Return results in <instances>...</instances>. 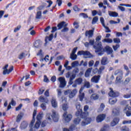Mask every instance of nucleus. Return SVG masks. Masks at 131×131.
Segmentation results:
<instances>
[{
    "instance_id": "72a5a7b5",
    "label": "nucleus",
    "mask_w": 131,
    "mask_h": 131,
    "mask_svg": "<svg viewBox=\"0 0 131 131\" xmlns=\"http://www.w3.org/2000/svg\"><path fill=\"white\" fill-rule=\"evenodd\" d=\"M23 117V113H19L16 118V122H20L21 121V119H22V118Z\"/></svg>"
},
{
    "instance_id": "6e6552de",
    "label": "nucleus",
    "mask_w": 131,
    "mask_h": 131,
    "mask_svg": "<svg viewBox=\"0 0 131 131\" xmlns=\"http://www.w3.org/2000/svg\"><path fill=\"white\" fill-rule=\"evenodd\" d=\"M63 119L65 122H69V121H70V120L72 119V115H67V112H64V113L63 114Z\"/></svg>"
},
{
    "instance_id": "7ed1b4c3",
    "label": "nucleus",
    "mask_w": 131,
    "mask_h": 131,
    "mask_svg": "<svg viewBox=\"0 0 131 131\" xmlns=\"http://www.w3.org/2000/svg\"><path fill=\"white\" fill-rule=\"evenodd\" d=\"M68 24H66L65 21H62L57 25L58 29H61L63 27V29L61 30V32H68L69 31V28H67Z\"/></svg>"
},
{
    "instance_id": "bb28decb",
    "label": "nucleus",
    "mask_w": 131,
    "mask_h": 131,
    "mask_svg": "<svg viewBox=\"0 0 131 131\" xmlns=\"http://www.w3.org/2000/svg\"><path fill=\"white\" fill-rule=\"evenodd\" d=\"M99 97L100 96H99V95L95 93V94H92L90 98H91V100H94V101H96V100H98V99H99Z\"/></svg>"
},
{
    "instance_id": "37998d69",
    "label": "nucleus",
    "mask_w": 131,
    "mask_h": 131,
    "mask_svg": "<svg viewBox=\"0 0 131 131\" xmlns=\"http://www.w3.org/2000/svg\"><path fill=\"white\" fill-rule=\"evenodd\" d=\"M34 28V27H32L31 28H30L28 30V31H31L30 32V34L31 35H34V34H35V30H33L32 29H33Z\"/></svg>"
},
{
    "instance_id": "603ef678",
    "label": "nucleus",
    "mask_w": 131,
    "mask_h": 131,
    "mask_svg": "<svg viewBox=\"0 0 131 131\" xmlns=\"http://www.w3.org/2000/svg\"><path fill=\"white\" fill-rule=\"evenodd\" d=\"M114 42L115 43H120V39L119 38H114Z\"/></svg>"
},
{
    "instance_id": "13d9d810",
    "label": "nucleus",
    "mask_w": 131,
    "mask_h": 131,
    "mask_svg": "<svg viewBox=\"0 0 131 131\" xmlns=\"http://www.w3.org/2000/svg\"><path fill=\"white\" fill-rule=\"evenodd\" d=\"M103 27L105 28V29H106L105 32L106 33H109L110 32H111V30L109 29V27H108L106 26H103Z\"/></svg>"
},
{
    "instance_id": "cd10ccee",
    "label": "nucleus",
    "mask_w": 131,
    "mask_h": 131,
    "mask_svg": "<svg viewBox=\"0 0 131 131\" xmlns=\"http://www.w3.org/2000/svg\"><path fill=\"white\" fill-rule=\"evenodd\" d=\"M74 129H75V125L72 124L70 126V129L64 128L63 131H72L74 130Z\"/></svg>"
},
{
    "instance_id": "412c9836",
    "label": "nucleus",
    "mask_w": 131,
    "mask_h": 131,
    "mask_svg": "<svg viewBox=\"0 0 131 131\" xmlns=\"http://www.w3.org/2000/svg\"><path fill=\"white\" fill-rule=\"evenodd\" d=\"M131 110L129 109V107L126 106L125 107L123 112L126 114L127 116H130L131 115Z\"/></svg>"
},
{
    "instance_id": "20e7f679",
    "label": "nucleus",
    "mask_w": 131,
    "mask_h": 131,
    "mask_svg": "<svg viewBox=\"0 0 131 131\" xmlns=\"http://www.w3.org/2000/svg\"><path fill=\"white\" fill-rule=\"evenodd\" d=\"M88 115H89V113H85V115H84L82 118V120L81 122V125L82 126L86 125V124H88V123H90V122L92 121V119L91 118L88 117Z\"/></svg>"
},
{
    "instance_id": "bf43d9fd",
    "label": "nucleus",
    "mask_w": 131,
    "mask_h": 131,
    "mask_svg": "<svg viewBox=\"0 0 131 131\" xmlns=\"http://www.w3.org/2000/svg\"><path fill=\"white\" fill-rule=\"evenodd\" d=\"M57 92L58 97H61V95H62V90H61V89H57Z\"/></svg>"
},
{
    "instance_id": "052dcab7",
    "label": "nucleus",
    "mask_w": 131,
    "mask_h": 131,
    "mask_svg": "<svg viewBox=\"0 0 131 131\" xmlns=\"http://www.w3.org/2000/svg\"><path fill=\"white\" fill-rule=\"evenodd\" d=\"M104 108H105V105L103 103H101L98 110H100V111H103V110H104Z\"/></svg>"
},
{
    "instance_id": "aec40b11",
    "label": "nucleus",
    "mask_w": 131,
    "mask_h": 131,
    "mask_svg": "<svg viewBox=\"0 0 131 131\" xmlns=\"http://www.w3.org/2000/svg\"><path fill=\"white\" fill-rule=\"evenodd\" d=\"M77 55H80V56L81 55H83V56H90V55H91V53L89 51H81L78 52Z\"/></svg>"
},
{
    "instance_id": "9b49d317",
    "label": "nucleus",
    "mask_w": 131,
    "mask_h": 131,
    "mask_svg": "<svg viewBox=\"0 0 131 131\" xmlns=\"http://www.w3.org/2000/svg\"><path fill=\"white\" fill-rule=\"evenodd\" d=\"M104 51H105L107 55H111V57H113V50L111 47H110L109 46H106L104 49Z\"/></svg>"
},
{
    "instance_id": "7c9ffc66",
    "label": "nucleus",
    "mask_w": 131,
    "mask_h": 131,
    "mask_svg": "<svg viewBox=\"0 0 131 131\" xmlns=\"http://www.w3.org/2000/svg\"><path fill=\"white\" fill-rule=\"evenodd\" d=\"M41 46V41H40V40H38L35 41V43L34 44V47H35V48H40Z\"/></svg>"
},
{
    "instance_id": "4c0bfd02",
    "label": "nucleus",
    "mask_w": 131,
    "mask_h": 131,
    "mask_svg": "<svg viewBox=\"0 0 131 131\" xmlns=\"http://www.w3.org/2000/svg\"><path fill=\"white\" fill-rule=\"evenodd\" d=\"M84 89V88H86V89H90L91 88V83H90L89 81H85L84 82V86H83Z\"/></svg>"
},
{
    "instance_id": "5fc2aeb1",
    "label": "nucleus",
    "mask_w": 131,
    "mask_h": 131,
    "mask_svg": "<svg viewBox=\"0 0 131 131\" xmlns=\"http://www.w3.org/2000/svg\"><path fill=\"white\" fill-rule=\"evenodd\" d=\"M40 107L41 108V109H42L43 110H46L47 109V105L46 104V103H42L40 105Z\"/></svg>"
},
{
    "instance_id": "a19ab883",
    "label": "nucleus",
    "mask_w": 131,
    "mask_h": 131,
    "mask_svg": "<svg viewBox=\"0 0 131 131\" xmlns=\"http://www.w3.org/2000/svg\"><path fill=\"white\" fill-rule=\"evenodd\" d=\"M121 79H122V76H117L115 81L116 83H119L121 82Z\"/></svg>"
},
{
    "instance_id": "c756f323",
    "label": "nucleus",
    "mask_w": 131,
    "mask_h": 131,
    "mask_svg": "<svg viewBox=\"0 0 131 131\" xmlns=\"http://www.w3.org/2000/svg\"><path fill=\"white\" fill-rule=\"evenodd\" d=\"M113 114L115 115V116L119 115V108L118 107L114 108L113 110Z\"/></svg>"
},
{
    "instance_id": "4be33fe9",
    "label": "nucleus",
    "mask_w": 131,
    "mask_h": 131,
    "mask_svg": "<svg viewBox=\"0 0 131 131\" xmlns=\"http://www.w3.org/2000/svg\"><path fill=\"white\" fill-rule=\"evenodd\" d=\"M85 115V113H82V110H78L76 113V116H80V117H81L82 118Z\"/></svg>"
},
{
    "instance_id": "c85d7f7f",
    "label": "nucleus",
    "mask_w": 131,
    "mask_h": 131,
    "mask_svg": "<svg viewBox=\"0 0 131 131\" xmlns=\"http://www.w3.org/2000/svg\"><path fill=\"white\" fill-rule=\"evenodd\" d=\"M51 104L53 108H57L58 107V104H57V101H56V99L55 98H52L51 101Z\"/></svg>"
},
{
    "instance_id": "6e6d98bb",
    "label": "nucleus",
    "mask_w": 131,
    "mask_h": 131,
    "mask_svg": "<svg viewBox=\"0 0 131 131\" xmlns=\"http://www.w3.org/2000/svg\"><path fill=\"white\" fill-rule=\"evenodd\" d=\"M68 109V105L67 104H63L62 105V110H63L64 111H66Z\"/></svg>"
},
{
    "instance_id": "473e14b6",
    "label": "nucleus",
    "mask_w": 131,
    "mask_h": 131,
    "mask_svg": "<svg viewBox=\"0 0 131 131\" xmlns=\"http://www.w3.org/2000/svg\"><path fill=\"white\" fill-rule=\"evenodd\" d=\"M53 34H51L49 37H46L45 38L46 45L49 42V41H51L52 39H53Z\"/></svg>"
},
{
    "instance_id": "864d4df0",
    "label": "nucleus",
    "mask_w": 131,
    "mask_h": 131,
    "mask_svg": "<svg viewBox=\"0 0 131 131\" xmlns=\"http://www.w3.org/2000/svg\"><path fill=\"white\" fill-rule=\"evenodd\" d=\"M123 124H131V120H124L122 122Z\"/></svg>"
},
{
    "instance_id": "5701e85b",
    "label": "nucleus",
    "mask_w": 131,
    "mask_h": 131,
    "mask_svg": "<svg viewBox=\"0 0 131 131\" xmlns=\"http://www.w3.org/2000/svg\"><path fill=\"white\" fill-rule=\"evenodd\" d=\"M119 122V119L118 118H116L114 119L113 121H112V122L111 123V126H115V125H116V124H117Z\"/></svg>"
},
{
    "instance_id": "f257e3e1",
    "label": "nucleus",
    "mask_w": 131,
    "mask_h": 131,
    "mask_svg": "<svg viewBox=\"0 0 131 131\" xmlns=\"http://www.w3.org/2000/svg\"><path fill=\"white\" fill-rule=\"evenodd\" d=\"M59 113L56 112L55 110H52V115H51V113H48L46 115V119L50 122H52L53 120L55 122H57V121H59Z\"/></svg>"
},
{
    "instance_id": "423d86ee",
    "label": "nucleus",
    "mask_w": 131,
    "mask_h": 131,
    "mask_svg": "<svg viewBox=\"0 0 131 131\" xmlns=\"http://www.w3.org/2000/svg\"><path fill=\"white\" fill-rule=\"evenodd\" d=\"M58 80L59 82V87L60 88V89H64V88L66 86V84H67L65 78L63 77H60L58 78Z\"/></svg>"
},
{
    "instance_id": "a211bd4d",
    "label": "nucleus",
    "mask_w": 131,
    "mask_h": 131,
    "mask_svg": "<svg viewBox=\"0 0 131 131\" xmlns=\"http://www.w3.org/2000/svg\"><path fill=\"white\" fill-rule=\"evenodd\" d=\"M28 55V53L21 52L18 55V58L19 60H22L23 59H25V58H26V57H27Z\"/></svg>"
},
{
    "instance_id": "680f3d73",
    "label": "nucleus",
    "mask_w": 131,
    "mask_h": 131,
    "mask_svg": "<svg viewBox=\"0 0 131 131\" xmlns=\"http://www.w3.org/2000/svg\"><path fill=\"white\" fill-rule=\"evenodd\" d=\"M23 104H20L17 107H16L15 110L16 111H19V110H21Z\"/></svg>"
},
{
    "instance_id": "1a4fd4ad",
    "label": "nucleus",
    "mask_w": 131,
    "mask_h": 131,
    "mask_svg": "<svg viewBox=\"0 0 131 131\" xmlns=\"http://www.w3.org/2000/svg\"><path fill=\"white\" fill-rule=\"evenodd\" d=\"M82 81H83V80L81 78L76 79L74 81V83L72 85V87L77 88V85H80L82 83Z\"/></svg>"
},
{
    "instance_id": "6ab92c4d",
    "label": "nucleus",
    "mask_w": 131,
    "mask_h": 131,
    "mask_svg": "<svg viewBox=\"0 0 131 131\" xmlns=\"http://www.w3.org/2000/svg\"><path fill=\"white\" fill-rule=\"evenodd\" d=\"M27 126H28V123L25 121L21 122L20 125V129H25L27 128Z\"/></svg>"
},
{
    "instance_id": "ddd939ff",
    "label": "nucleus",
    "mask_w": 131,
    "mask_h": 131,
    "mask_svg": "<svg viewBox=\"0 0 131 131\" xmlns=\"http://www.w3.org/2000/svg\"><path fill=\"white\" fill-rule=\"evenodd\" d=\"M106 117V115L102 114L98 115L96 118L97 122H102Z\"/></svg>"
},
{
    "instance_id": "de8ad7c7",
    "label": "nucleus",
    "mask_w": 131,
    "mask_h": 131,
    "mask_svg": "<svg viewBox=\"0 0 131 131\" xmlns=\"http://www.w3.org/2000/svg\"><path fill=\"white\" fill-rule=\"evenodd\" d=\"M41 18V11H38L36 13V19H40Z\"/></svg>"
},
{
    "instance_id": "338daca9",
    "label": "nucleus",
    "mask_w": 131,
    "mask_h": 131,
    "mask_svg": "<svg viewBox=\"0 0 131 131\" xmlns=\"http://www.w3.org/2000/svg\"><path fill=\"white\" fill-rule=\"evenodd\" d=\"M130 79H131L129 77L127 78L124 81V83H125V84H127V83L130 81Z\"/></svg>"
},
{
    "instance_id": "49530a36",
    "label": "nucleus",
    "mask_w": 131,
    "mask_h": 131,
    "mask_svg": "<svg viewBox=\"0 0 131 131\" xmlns=\"http://www.w3.org/2000/svg\"><path fill=\"white\" fill-rule=\"evenodd\" d=\"M76 108L77 110H82V107L80 105V103L77 102L76 104Z\"/></svg>"
},
{
    "instance_id": "0e129e2a",
    "label": "nucleus",
    "mask_w": 131,
    "mask_h": 131,
    "mask_svg": "<svg viewBox=\"0 0 131 131\" xmlns=\"http://www.w3.org/2000/svg\"><path fill=\"white\" fill-rule=\"evenodd\" d=\"M21 28V26H18L17 28H15L14 30V32H17V31L20 30Z\"/></svg>"
},
{
    "instance_id": "8fccbe9b",
    "label": "nucleus",
    "mask_w": 131,
    "mask_h": 131,
    "mask_svg": "<svg viewBox=\"0 0 131 131\" xmlns=\"http://www.w3.org/2000/svg\"><path fill=\"white\" fill-rule=\"evenodd\" d=\"M43 60H45L46 61V62H49V55H47L45 58H41V59H40V62H42V61H43Z\"/></svg>"
},
{
    "instance_id": "4468645a",
    "label": "nucleus",
    "mask_w": 131,
    "mask_h": 131,
    "mask_svg": "<svg viewBox=\"0 0 131 131\" xmlns=\"http://www.w3.org/2000/svg\"><path fill=\"white\" fill-rule=\"evenodd\" d=\"M84 90V87H81L79 91V98L80 99V101H82L83 100V98H84V93H82L83 91Z\"/></svg>"
},
{
    "instance_id": "79ce46f5",
    "label": "nucleus",
    "mask_w": 131,
    "mask_h": 131,
    "mask_svg": "<svg viewBox=\"0 0 131 131\" xmlns=\"http://www.w3.org/2000/svg\"><path fill=\"white\" fill-rule=\"evenodd\" d=\"M40 123H41V122H39V121H37L34 126L35 127V128L38 129V128H39V126H40Z\"/></svg>"
},
{
    "instance_id": "2f4dec72",
    "label": "nucleus",
    "mask_w": 131,
    "mask_h": 131,
    "mask_svg": "<svg viewBox=\"0 0 131 131\" xmlns=\"http://www.w3.org/2000/svg\"><path fill=\"white\" fill-rule=\"evenodd\" d=\"M108 15L111 17H118V13L117 12H113V11H108Z\"/></svg>"
},
{
    "instance_id": "ea45409f",
    "label": "nucleus",
    "mask_w": 131,
    "mask_h": 131,
    "mask_svg": "<svg viewBox=\"0 0 131 131\" xmlns=\"http://www.w3.org/2000/svg\"><path fill=\"white\" fill-rule=\"evenodd\" d=\"M102 42H107L108 43H112L113 40L110 38H105L102 40Z\"/></svg>"
},
{
    "instance_id": "e433bc0d",
    "label": "nucleus",
    "mask_w": 131,
    "mask_h": 131,
    "mask_svg": "<svg viewBox=\"0 0 131 131\" xmlns=\"http://www.w3.org/2000/svg\"><path fill=\"white\" fill-rule=\"evenodd\" d=\"M37 111L36 110H34L33 113V119L32 120V123H34L35 122V116H36V113Z\"/></svg>"
},
{
    "instance_id": "39448f33",
    "label": "nucleus",
    "mask_w": 131,
    "mask_h": 131,
    "mask_svg": "<svg viewBox=\"0 0 131 131\" xmlns=\"http://www.w3.org/2000/svg\"><path fill=\"white\" fill-rule=\"evenodd\" d=\"M8 68L9 64H6L4 67H3L2 69L3 70V75L9 74V73H11L13 70H14V67L13 66H11L9 70H8Z\"/></svg>"
},
{
    "instance_id": "a878e982",
    "label": "nucleus",
    "mask_w": 131,
    "mask_h": 131,
    "mask_svg": "<svg viewBox=\"0 0 131 131\" xmlns=\"http://www.w3.org/2000/svg\"><path fill=\"white\" fill-rule=\"evenodd\" d=\"M116 102H117V98L116 97H113L109 99V103L111 105H114Z\"/></svg>"
},
{
    "instance_id": "09e8293b",
    "label": "nucleus",
    "mask_w": 131,
    "mask_h": 131,
    "mask_svg": "<svg viewBox=\"0 0 131 131\" xmlns=\"http://www.w3.org/2000/svg\"><path fill=\"white\" fill-rule=\"evenodd\" d=\"M124 99H129L131 98V93L126 94L123 95Z\"/></svg>"
},
{
    "instance_id": "e2e57ef3",
    "label": "nucleus",
    "mask_w": 131,
    "mask_h": 131,
    "mask_svg": "<svg viewBox=\"0 0 131 131\" xmlns=\"http://www.w3.org/2000/svg\"><path fill=\"white\" fill-rule=\"evenodd\" d=\"M9 103H10L12 106H16V101H15L13 98L11 99V101Z\"/></svg>"
},
{
    "instance_id": "69168bd1",
    "label": "nucleus",
    "mask_w": 131,
    "mask_h": 131,
    "mask_svg": "<svg viewBox=\"0 0 131 131\" xmlns=\"http://www.w3.org/2000/svg\"><path fill=\"white\" fill-rule=\"evenodd\" d=\"M71 93V90H67L64 91V95H70V93Z\"/></svg>"
},
{
    "instance_id": "f704fd0d",
    "label": "nucleus",
    "mask_w": 131,
    "mask_h": 131,
    "mask_svg": "<svg viewBox=\"0 0 131 131\" xmlns=\"http://www.w3.org/2000/svg\"><path fill=\"white\" fill-rule=\"evenodd\" d=\"M80 121H81V119H80L79 117L75 118L74 120V125H77V124H79V122H80Z\"/></svg>"
},
{
    "instance_id": "b1692460",
    "label": "nucleus",
    "mask_w": 131,
    "mask_h": 131,
    "mask_svg": "<svg viewBox=\"0 0 131 131\" xmlns=\"http://www.w3.org/2000/svg\"><path fill=\"white\" fill-rule=\"evenodd\" d=\"M115 75H118V76H122L123 75V72L120 69H118L115 71Z\"/></svg>"
},
{
    "instance_id": "f3484780",
    "label": "nucleus",
    "mask_w": 131,
    "mask_h": 131,
    "mask_svg": "<svg viewBox=\"0 0 131 131\" xmlns=\"http://www.w3.org/2000/svg\"><path fill=\"white\" fill-rule=\"evenodd\" d=\"M108 63H109V61L108 60V58L107 57H103L101 58V65L105 66V65H107V64Z\"/></svg>"
},
{
    "instance_id": "4d7b16f0",
    "label": "nucleus",
    "mask_w": 131,
    "mask_h": 131,
    "mask_svg": "<svg viewBox=\"0 0 131 131\" xmlns=\"http://www.w3.org/2000/svg\"><path fill=\"white\" fill-rule=\"evenodd\" d=\"M100 21L102 25V26H105V20L104 19V18L100 17Z\"/></svg>"
},
{
    "instance_id": "dca6fc26",
    "label": "nucleus",
    "mask_w": 131,
    "mask_h": 131,
    "mask_svg": "<svg viewBox=\"0 0 131 131\" xmlns=\"http://www.w3.org/2000/svg\"><path fill=\"white\" fill-rule=\"evenodd\" d=\"M39 101L41 103H45L46 104H49V99L47 97H45L42 96H40L39 98Z\"/></svg>"
},
{
    "instance_id": "c9c22d12",
    "label": "nucleus",
    "mask_w": 131,
    "mask_h": 131,
    "mask_svg": "<svg viewBox=\"0 0 131 131\" xmlns=\"http://www.w3.org/2000/svg\"><path fill=\"white\" fill-rule=\"evenodd\" d=\"M33 123H32V121H31V123L30 124V131H36V130L37 129H36V128H35V126H34Z\"/></svg>"
},
{
    "instance_id": "f03ea898",
    "label": "nucleus",
    "mask_w": 131,
    "mask_h": 131,
    "mask_svg": "<svg viewBox=\"0 0 131 131\" xmlns=\"http://www.w3.org/2000/svg\"><path fill=\"white\" fill-rule=\"evenodd\" d=\"M93 47L95 49V53H96L98 56H102V55L104 54V51H103V49H102V42H98L97 46L94 45Z\"/></svg>"
},
{
    "instance_id": "3c124183",
    "label": "nucleus",
    "mask_w": 131,
    "mask_h": 131,
    "mask_svg": "<svg viewBox=\"0 0 131 131\" xmlns=\"http://www.w3.org/2000/svg\"><path fill=\"white\" fill-rule=\"evenodd\" d=\"M104 69H105V67L104 66L100 67L98 70V74H101V73H102V71H103Z\"/></svg>"
},
{
    "instance_id": "393cba45",
    "label": "nucleus",
    "mask_w": 131,
    "mask_h": 131,
    "mask_svg": "<svg viewBox=\"0 0 131 131\" xmlns=\"http://www.w3.org/2000/svg\"><path fill=\"white\" fill-rule=\"evenodd\" d=\"M43 117V113H39L36 117L37 121H39L40 122H41V119H42V118Z\"/></svg>"
},
{
    "instance_id": "2eb2a0df",
    "label": "nucleus",
    "mask_w": 131,
    "mask_h": 131,
    "mask_svg": "<svg viewBox=\"0 0 131 131\" xmlns=\"http://www.w3.org/2000/svg\"><path fill=\"white\" fill-rule=\"evenodd\" d=\"M94 30H95V28H93V30L86 31L85 33V36H88L89 38L93 37V35H94Z\"/></svg>"
},
{
    "instance_id": "a18cd8bd",
    "label": "nucleus",
    "mask_w": 131,
    "mask_h": 131,
    "mask_svg": "<svg viewBox=\"0 0 131 131\" xmlns=\"http://www.w3.org/2000/svg\"><path fill=\"white\" fill-rule=\"evenodd\" d=\"M72 67L74 68V67H77L78 65H79V63L77 61H75L72 63Z\"/></svg>"
},
{
    "instance_id": "58836bf2",
    "label": "nucleus",
    "mask_w": 131,
    "mask_h": 131,
    "mask_svg": "<svg viewBox=\"0 0 131 131\" xmlns=\"http://www.w3.org/2000/svg\"><path fill=\"white\" fill-rule=\"evenodd\" d=\"M91 72H92V69H88L85 73V77H89L90 76V75L91 74Z\"/></svg>"
},
{
    "instance_id": "774afa93",
    "label": "nucleus",
    "mask_w": 131,
    "mask_h": 131,
    "mask_svg": "<svg viewBox=\"0 0 131 131\" xmlns=\"http://www.w3.org/2000/svg\"><path fill=\"white\" fill-rule=\"evenodd\" d=\"M121 131H129V128L127 127H122Z\"/></svg>"
},
{
    "instance_id": "c03bdc74",
    "label": "nucleus",
    "mask_w": 131,
    "mask_h": 131,
    "mask_svg": "<svg viewBox=\"0 0 131 131\" xmlns=\"http://www.w3.org/2000/svg\"><path fill=\"white\" fill-rule=\"evenodd\" d=\"M99 20L98 16H95L93 18L92 24H96Z\"/></svg>"
},
{
    "instance_id": "0eeeda50",
    "label": "nucleus",
    "mask_w": 131,
    "mask_h": 131,
    "mask_svg": "<svg viewBox=\"0 0 131 131\" xmlns=\"http://www.w3.org/2000/svg\"><path fill=\"white\" fill-rule=\"evenodd\" d=\"M110 93H108L110 97L116 98L119 96V92L113 91L112 88H110Z\"/></svg>"
},
{
    "instance_id": "9d476101",
    "label": "nucleus",
    "mask_w": 131,
    "mask_h": 131,
    "mask_svg": "<svg viewBox=\"0 0 131 131\" xmlns=\"http://www.w3.org/2000/svg\"><path fill=\"white\" fill-rule=\"evenodd\" d=\"M77 51V47H75L73 49L72 53L70 55V58L72 59V60H76V59H77V55L75 54V53H76Z\"/></svg>"
},
{
    "instance_id": "f8f14e48",
    "label": "nucleus",
    "mask_w": 131,
    "mask_h": 131,
    "mask_svg": "<svg viewBox=\"0 0 131 131\" xmlns=\"http://www.w3.org/2000/svg\"><path fill=\"white\" fill-rule=\"evenodd\" d=\"M101 78L100 75L94 76L91 80L92 82H94V83H98L100 79Z\"/></svg>"
}]
</instances>
